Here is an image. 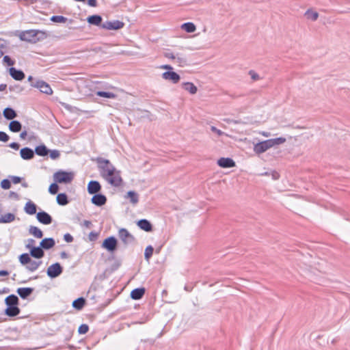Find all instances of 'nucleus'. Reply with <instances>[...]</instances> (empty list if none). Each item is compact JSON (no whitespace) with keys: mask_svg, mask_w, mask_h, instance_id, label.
<instances>
[{"mask_svg":"<svg viewBox=\"0 0 350 350\" xmlns=\"http://www.w3.org/2000/svg\"><path fill=\"white\" fill-rule=\"evenodd\" d=\"M120 239L126 244L130 243L134 241V237L129 231L124 228H122L118 232Z\"/></svg>","mask_w":350,"mask_h":350,"instance_id":"9","label":"nucleus"},{"mask_svg":"<svg viewBox=\"0 0 350 350\" xmlns=\"http://www.w3.org/2000/svg\"><path fill=\"white\" fill-rule=\"evenodd\" d=\"M84 224L87 226V227H89L90 225L91 224V222L89 221H84Z\"/></svg>","mask_w":350,"mask_h":350,"instance_id":"60","label":"nucleus"},{"mask_svg":"<svg viewBox=\"0 0 350 350\" xmlns=\"http://www.w3.org/2000/svg\"><path fill=\"white\" fill-rule=\"evenodd\" d=\"M32 292L33 288H19L17 289V293L23 299H25L29 297Z\"/></svg>","mask_w":350,"mask_h":350,"instance_id":"21","label":"nucleus"},{"mask_svg":"<svg viewBox=\"0 0 350 350\" xmlns=\"http://www.w3.org/2000/svg\"><path fill=\"white\" fill-rule=\"evenodd\" d=\"M19 261L23 265L25 266L27 269L31 272L37 270L42 264L40 260H32L29 254L27 253L23 254L19 256Z\"/></svg>","mask_w":350,"mask_h":350,"instance_id":"3","label":"nucleus"},{"mask_svg":"<svg viewBox=\"0 0 350 350\" xmlns=\"http://www.w3.org/2000/svg\"><path fill=\"white\" fill-rule=\"evenodd\" d=\"M271 146L273 147L276 145H280L286 142V139L284 137H278L275 139H269Z\"/></svg>","mask_w":350,"mask_h":350,"instance_id":"37","label":"nucleus"},{"mask_svg":"<svg viewBox=\"0 0 350 350\" xmlns=\"http://www.w3.org/2000/svg\"><path fill=\"white\" fill-rule=\"evenodd\" d=\"M89 330V327L86 324H82L79 327L78 332L81 334H86Z\"/></svg>","mask_w":350,"mask_h":350,"instance_id":"42","label":"nucleus"},{"mask_svg":"<svg viewBox=\"0 0 350 350\" xmlns=\"http://www.w3.org/2000/svg\"><path fill=\"white\" fill-rule=\"evenodd\" d=\"M3 55V51H0V57H1V56H2Z\"/></svg>","mask_w":350,"mask_h":350,"instance_id":"63","label":"nucleus"},{"mask_svg":"<svg viewBox=\"0 0 350 350\" xmlns=\"http://www.w3.org/2000/svg\"><path fill=\"white\" fill-rule=\"evenodd\" d=\"M38 220L45 225L50 224L52 221L51 217L46 212L42 211L37 213Z\"/></svg>","mask_w":350,"mask_h":350,"instance_id":"12","label":"nucleus"},{"mask_svg":"<svg viewBox=\"0 0 350 350\" xmlns=\"http://www.w3.org/2000/svg\"><path fill=\"white\" fill-rule=\"evenodd\" d=\"M20 313V309L17 306H8L5 309V314L8 317H15Z\"/></svg>","mask_w":350,"mask_h":350,"instance_id":"23","label":"nucleus"},{"mask_svg":"<svg viewBox=\"0 0 350 350\" xmlns=\"http://www.w3.org/2000/svg\"><path fill=\"white\" fill-rule=\"evenodd\" d=\"M182 29L188 33H193L196 31V25L193 23H185L181 25Z\"/></svg>","mask_w":350,"mask_h":350,"instance_id":"31","label":"nucleus"},{"mask_svg":"<svg viewBox=\"0 0 350 350\" xmlns=\"http://www.w3.org/2000/svg\"><path fill=\"white\" fill-rule=\"evenodd\" d=\"M103 247L108 251L113 252L116 249L117 241L113 237H108L104 240Z\"/></svg>","mask_w":350,"mask_h":350,"instance_id":"8","label":"nucleus"},{"mask_svg":"<svg viewBox=\"0 0 350 350\" xmlns=\"http://www.w3.org/2000/svg\"><path fill=\"white\" fill-rule=\"evenodd\" d=\"M90 236H92V237H96V234H93L92 232L90 233Z\"/></svg>","mask_w":350,"mask_h":350,"instance_id":"62","label":"nucleus"},{"mask_svg":"<svg viewBox=\"0 0 350 350\" xmlns=\"http://www.w3.org/2000/svg\"><path fill=\"white\" fill-rule=\"evenodd\" d=\"M98 167L100 176L109 185L113 187H120L123 183L121 172L107 159H98Z\"/></svg>","mask_w":350,"mask_h":350,"instance_id":"1","label":"nucleus"},{"mask_svg":"<svg viewBox=\"0 0 350 350\" xmlns=\"http://www.w3.org/2000/svg\"><path fill=\"white\" fill-rule=\"evenodd\" d=\"M26 135H27V133L26 132H23V133H21V137L23 138V139H25Z\"/></svg>","mask_w":350,"mask_h":350,"instance_id":"59","label":"nucleus"},{"mask_svg":"<svg viewBox=\"0 0 350 350\" xmlns=\"http://www.w3.org/2000/svg\"><path fill=\"white\" fill-rule=\"evenodd\" d=\"M50 157L53 159H55L59 157V152L58 150H53L50 152Z\"/></svg>","mask_w":350,"mask_h":350,"instance_id":"48","label":"nucleus"},{"mask_svg":"<svg viewBox=\"0 0 350 350\" xmlns=\"http://www.w3.org/2000/svg\"><path fill=\"white\" fill-rule=\"evenodd\" d=\"M252 78L254 79H258V76L257 75H252Z\"/></svg>","mask_w":350,"mask_h":350,"instance_id":"61","label":"nucleus"},{"mask_svg":"<svg viewBox=\"0 0 350 350\" xmlns=\"http://www.w3.org/2000/svg\"><path fill=\"white\" fill-rule=\"evenodd\" d=\"M9 140V136L3 131H0V141L6 142Z\"/></svg>","mask_w":350,"mask_h":350,"instance_id":"47","label":"nucleus"},{"mask_svg":"<svg viewBox=\"0 0 350 350\" xmlns=\"http://www.w3.org/2000/svg\"><path fill=\"white\" fill-rule=\"evenodd\" d=\"M10 74L16 80L21 81L25 78V74L21 70H18L14 68L10 69Z\"/></svg>","mask_w":350,"mask_h":350,"instance_id":"19","label":"nucleus"},{"mask_svg":"<svg viewBox=\"0 0 350 350\" xmlns=\"http://www.w3.org/2000/svg\"><path fill=\"white\" fill-rule=\"evenodd\" d=\"M154 249L151 245L146 247L144 252V256L146 260H149L153 254Z\"/></svg>","mask_w":350,"mask_h":350,"instance_id":"39","label":"nucleus"},{"mask_svg":"<svg viewBox=\"0 0 350 350\" xmlns=\"http://www.w3.org/2000/svg\"><path fill=\"white\" fill-rule=\"evenodd\" d=\"M55 245V241L51 238L44 239L40 242V246L44 249H50L53 247Z\"/></svg>","mask_w":350,"mask_h":350,"instance_id":"24","label":"nucleus"},{"mask_svg":"<svg viewBox=\"0 0 350 350\" xmlns=\"http://www.w3.org/2000/svg\"><path fill=\"white\" fill-rule=\"evenodd\" d=\"M51 21L56 23H64L66 18L62 16H53L51 18Z\"/></svg>","mask_w":350,"mask_h":350,"instance_id":"44","label":"nucleus"},{"mask_svg":"<svg viewBox=\"0 0 350 350\" xmlns=\"http://www.w3.org/2000/svg\"><path fill=\"white\" fill-rule=\"evenodd\" d=\"M107 198L104 195L95 194L92 198V202L96 206H102L106 203Z\"/></svg>","mask_w":350,"mask_h":350,"instance_id":"15","label":"nucleus"},{"mask_svg":"<svg viewBox=\"0 0 350 350\" xmlns=\"http://www.w3.org/2000/svg\"><path fill=\"white\" fill-rule=\"evenodd\" d=\"M174 60L176 61V63L178 64L180 66H184L185 65H186V59L183 57H176Z\"/></svg>","mask_w":350,"mask_h":350,"instance_id":"46","label":"nucleus"},{"mask_svg":"<svg viewBox=\"0 0 350 350\" xmlns=\"http://www.w3.org/2000/svg\"><path fill=\"white\" fill-rule=\"evenodd\" d=\"M75 174L72 172L59 170L54 173L53 180L56 183L69 184L74 179Z\"/></svg>","mask_w":350,"mask_h":350,"instance_id":"4","label":"nucleus"},{"mask_svg":"<svg viewBox=\"0 0 350 350\" xmlns=\"http://www.w3.org/2000/svg\"><path fill=\"white\" fill-rule=\"evenodd\" d=\"M25 211L27 214L33 215L36 213V206L32 202H28L25 206Z\"/></svg>","mask_w":350,"mask_h":350,"instance_id":"25","label":"nucleus"},{"mask_svg":"<svg viewBox=\"0 0 350 350\" xmlns=\"http://www.w3.org/2000/svg\"><path fill=\"white\" fill-rule=\"evenodd\" d=\"M271 148H272L271 142L269 139H267L255 144L254 146V151L255 153L260 154Z\"/></svg>","mask_w":350,"mask_h":350,"instance_id":"5","label":"nucleus"},{"mask_svg":"<svg viewBox=\"0 0 350 350\" xmlns=\"http://www.w3.org/2000/svg\"><path fill=\"white\" fill-rule=\"evenodd\" d=\"M19 38L23 41L31 43H36L47 38V33L45 31L30 29L22 31Z\"/></svg>","mask_w":350,"mask_h":350,"instance_id":"2","label":"nucleus"},{"mask_svg":"<svg viewBox=\"0 0 350 350\" xmlns=\"http://www.w3.org/2000/svg\"><path fill=\"white\" fill-rule=\"evenodd\" d=\"M217 164L223 168L232 167L235 166V162L230 158H220L217 161Z\"/></svg>","mask_w":350,"mask_h":350,"instance_id":"11","label":"nucleus"},{"mask_svg":"<svg viewBox=\"0 0 350 350\" xmlns=\"http://www.w3.org/2000/svg\"><path fill=\"white\" fill-rule=\"evenodd\" d=\"M9 129L12 132H18L21 129V124L18 121H12L9 124Z\"/></svg>","mask_w":350,"mask_h":350,"instance_id":"34","label":"nucleus"},{"mask_svg":"<svg viewBox=\"0 0 350 350\" xmlns=\"http://www.w3.org/2000/svg\"><path fill=\"white\" fill-rule=\"evenodd\" d=\"M3 116L8 120H12L16 116V113L12 109L6 108L3 111Z\"/></svg>","mask_w":350,"mask_h":350,"instance_id":"32","label":"nucleus"},{"mask_svg":"<svg viewBox=\"0 0 350 350\" xmlns=\"http://www.w3.org/2000/svg\"><path fill=\"white\" fill-rule=\"evenodd\" d=\"M162 77L165 80L172 81L174 83H176L180 80V76L175 72L167 71L162 74Z\"/></svg>","mask_w":350,"mask_h":350,"instance_id":"10","label":"nucleus"},{"mask_svg":"<svg viewBox=\"0 0 350 350\" xmlns=\"http://www.w3.org/2000/svg\"><path fill=\"white\" fill-rule=\"evenodd\" d=\"M36 153L39 156H46L48 154V150L44 145H40L36 148Z\"/></svg>","mask_w":350,"mask_h":350,"instance_id":"35","label":"nucleus"},{"mask_svg":"<svg viewBox=\"0 0 350 350\" xmlns=\"http://www.w3.org/2000/svg\"><path fill=\"white\" fill-rule=\"evenodd\" d=\"M137 224L139 228L146 232H151L152 230V224L147 219H141L137 221Z\"/></svg>","mask_w":350,"mask_h":350,"instance_id":"16","label":"nucleus"},{"mask_svg":"<svg viewBox=\"0 0 350 350\" xmlns=\"http://www.w3.org/2000/svg\"><path fill=\"white\" fill-rule=\"evenodd\" d=\"M20 154L21 157L25 160L31 159L34 156L33 151L29 148H22L20 151Z\"/></svg>","mask_w":350,"mask_h":350,"instance_id":"17","label":"nucleus"},{"mask_svg":"<svg viewBox=\"0 0 350 350\" xmlns=\"http://www.w3.org/2000/svg\"><path fill=\"white\" fill-rule=\"evenodd\" d=\"M161 69H165V70H172V67L170 65H162L159 67Z\"/></svg>","mask_w":350,"mask_h":350,"instance_id":"55","label":"nucleus"},{"mask_svg":"<svg viewBox=\"0 0 350 350\" xmlns=\"http://www.w3.org/2000/svg\"><path fill=\"white\" fill-rule=\"evenodd\" d=\"M31 79H32V77H31V76H29V77H28V80H29V81H31Z\"/></svg>","mask_w":350,"mask_h":350,"instance_id":"64","label":"nucleus"},{"mask_svg":"<svg viewBox=\"0 0 350 350\" xmlns=\"http://www.w3.org/2000/svg\"><path fill=\"white\" fill-rule=\"evenodd\" d=\"M16 216L14 213H8L0 217V224L10 223L15 220Z\"/></svg>","mask_w":350,"mask_h":350,"instance_id":"20","label":"nucleus"},{"mask_svg":"<svg viewBox=\"0 0 350 350\" xmlns=\"http://www.w3.org/2000/svg\"><path fill=\"white\" fill-rule=\"evenodd\" d=\"M211 129L213 132L215 133L219 136L222 135L224 133L221 130L217 129L215 126H211Z\"/></svg>","mask_w":350,"mask_h":350,"instance_id":"49","label":"nucleus"},{"mask_svg":"<svg viewBox=\"0 0 350 350\" xmlns=\"http://www.w3.org/2000/svg\"><path fill=\"white\" fill-rule=\"evenodd\" d=\"M64 239L67 242H71L72 241V237L69 234H66Z\"/></svg>","mask_w":350,"mask_h":350,"instance_id":"54","label":"nucleus"},{"mask_svg":"<svg viewBox=\"0 0 350 350\" xmlns=\"http://www.w3.org/2000/svg\"><path fill=\"white\" fill-rule=\"evenodd\" d=\"M32 86L38 88L40 92L48 95L53 94V90L50 85L43 81H38L36 83L33 84Z\"/></svg>","mask_w":350,"mask_h":350,"instance_id":"7","label":"nucleus"},{"mask_svg":"<svg viewBox=\"0 0 350 350\" xmlns=\"http://www.w3.org/2000/svg\"><path fill=\"white\" fill-rule=\"evenodd\" d=\"M145 293L144 288H135L131 292V297L133 299L137 300L141 299Z\"/></svg>","mask_w":350,"mask_h":350,"instance_id":"18","label":"nucleus"},{"mask_svg":"<svg viewBox=\"0 0 350 350\" xmlns=\"http://www.w3.org/2000/svg\"><path fill=\"white\" fill-rule=\"evenodd\" d=\"M101 186L98 181L92 180L88 185V191L90 194H94L100 191Z\"/></svg>","mask_w":350,"mask_h":350,"instance_id":"13","label":"nucleus"},{"mask_svg":"<svg viewBox=\"0 0 350 350\" xmlns=\"http://www.w3.org/2000/svg\"><path fill=\"white\" fill-rule=\"evenodd\" d=\"M29 233L38 239H40L43 236L42 230L36 226H31L29 228Z\"/></svg>","mask_w":350,"mask_h":350,"instance_id":"29","label":"nucleus"},{"mask_svg":"<svg viewBox=\"0 0 350 350\" xmlns=\"http://www.w3.org/2000/svg\"><path fill=\"white\" fill-rule=\"evenodd\" d=\"M87 21L90 24L99 25L102 22V18L98 15H92L89 16Z\"/></svg>","mask_w":350,"mask_h":350,"instance_id":"28","label":"nucleus"},{"mask_svg":"<svg viewBox=\"0 0 350 350\" xmlns=\"http://www.w3.org/2000/svg\"><path fill=\"white\" fill-rule=\"evenodd\" d=\"M319 16L317 12L312 10H308V19L310 18L312 21H316Z\"/></svg>","mask_w":350,"mask_h":350,"instance_id":"41","label":"nucleus"},{"mask_svg":"<svg viewBox=\"0 0 350 350\" xmlns=\"http://www.w3.org/2000/svg\"><path fill=\"white\" fill-rule=\"evenodd\" d=\"M58 183H56V182L52 183L49 187V192L51 194H56L59 190V186L57 185Z\"/></svg>","mask_w":350,"mask_h":350,"instance_id":"40","label":"nucleus"},{"mask_svg":"<svg viewBox=\"0 0 350 350\" xmlns=\"http://www.w3.org/2000/svg\"><path fill=\"white\" fill-rule=\"evenodd\" d=\"M3 62L5 64L8 66H13L14 64V61L12 60L9 56L5 55L3 57Z\"/></svg>","mask_w":350,"mask_h":350,"instance_id":"43","label":"nucleus"},{"mask_svg":"<svg viewBox=\"0 0 350 350\" xmlns=\"http://www.w3.org/2000/svg\"><path fill=\"white\" fill-rule=\"evenodd\" d=\"M38 1L39 0H24L26 5L34 4V3H37Z\"/></svg>","mask_w":350,"mask_h":350,"instance_id":"53","label":"nucleus"},{"mask_svg":"<svg viewBox=\"0 0 350 350\" xmlns=\"http://www.w3.org/2000/svg\"><path fill=\"white\" fill-rule=\"evenodd\" d=\"M88 5L92 7H96L97 5L96 0H88Z\"/></svg>","mask_w":350,"mask_h":350,"instance_id":"52","label":"nucleus"},{"mask_svg":"<svg viewBox=\"0 0 350 350\" xmlns=\"http://www.w3.org/2000/svg\"><path fill=\"white\" fill-rule=\"evenodd\" d=\"M57 202L62 206L66 205L68 203L67 196L65 193H59L57 196Z\"/></svg>","mask_w":350,"mask_h":350,"instance_id":"33","label":"nucleus"},{"mask_svg":"<svg viewBox=\"0 0 350 350\" xmlns=\"http://www.w3.org/2000/svg\"><path fill=\"white\" fill-rule=\"evenodd\" d=\"M260 135H262V136L266 137H267L270 135V134L269 133L265 132V131L260 132Z\"/></svg>","mask_w":350,"mask_h":350,"instance_id":"58","label":"nucleus"},{"mask_svg":"<svg viewBox=\"0 0 350 350\" xmlns=\"http://www.w3.org/2000/svg\"><path fill=\"white\" fill-rule=\"evenodd\" d=\"M9 275L8 271L5 270H0V276H7Z\"/></svg>","mask_w":350,"mask_h":350,"instance_id":"57","label":"nucleus"},{"mask_svg":"<svg viewBox=\"0 0 350 350\" xmlns=\"http://www.w3.org/2000/svg\"><path fill=\"white\" fill-rule=\"evenodd\" d=\"M5 301L8 306H17L18 304V299L16 295H11L5 298Z\"/></svg>","mask_w":350,"mask_h":350,"instance_id":"26","label":"nucleus"},{"mask_svg":"<svg viewBox=\"0 0 350 350\" xmlns=\"http://www.w3.org/2000/svg\"><path fill=\"white\" fill-rule=\"evenodd\" d=\"M30 254L34 258H41L44 256V252L40 247H33L30 250Z\"/></svg>","mask_w":350,"mask_h":350,"instance_id":"22","label":"nucleus"},{"mask_svg":"<svg viewBox=\"0 0 350 350\" xmlns=\"http://www.w3.org/2000/svg\"><path fill=\"white\" fill-rule=\"evenodd\" d=\"M62 272V268L59 263H55L49 266L47 269V275L51 278H56Z\"/></svg>","mask_w":350,"mask_h":350,"instance_id":"6","label":"nucleus"},{"mask_svg":"<svg viewBox=\"0 0 350 350\" xmlns=\"http://www.w3.org/2000/svg\"><path fill=\"white\" fill-rule=\"evenodd\" d=\"M10 146L14 149H18L19 148V145L17 144V143H15V142H13L12 144H10Z\"/></svg>","mask_w":350,"mask_h":350,"instance_id":"56","label":"nucleus"},{"mask_svg":"<svg viewBox=\"0 0 350 350\" xmlns=\"http://www.w3.org/2000/svg\"><path fill=\"white\" fill-rule=\"evenodd\" d=\"M1 187L4 189H8L11 187L10 180L4 179L1 182Z\"/></svg>","mask_w":350,"mask_h":350,"instance_id":"45","label":"nucleus"},{"mask_svg":"<svg viewBox=\"0 0 350 350\" xmlns=\"http://www.w3.org/2000/svg\"><path fill=\"white\" fill-rule=\"evenodd\" d=\"M183 85L185 90L188 91L191 94H194L197 92V88L193 83H190V82L184 83L183 84Z\"/></svg>","mask_w":350,"mask_h":350,"instance_id":"30","label":"nucleus"},{"mask_svg":"<svg viewBox=\"0 0 350 350\" xmlns=\"http://www.w3.org/2000/svg\"><path fill=\"white\" fill-rule=\"evenodd\" d=\"M85 304V299L83 297H79L72 302V306L77 310H81Z\"/></svg>","mask_w":350,"mask_h":350,"instance_id":"27","label":"nucleus"},{"mask_svg":"<svg viewBox=\"0 0 350 350\" xmlns=\"http://www.w3.org/2000/svg\"><path fill=\"white\" fill-rule=\"evenodd\" d=\"M96 95L108 98H115L116 97V95L112 92H107L102 91L97 92Z\"/></svg>","mask_w":350,"mask_h":350,"instance_id":"38","label":"nucleus"},{"mask_svg":"<svg viewBox=\"0 0 350 350\" xmlns=\"http://www.w3.org/2000/svg\"><path fill=\"white\" fill-rule=\"evenodd\" d=\"M124 27V23L115 21L113 22H107L106 24L103 25V27L107 29H120Z\"/></svg>","mask_w":350,"mask_h":350,"instance_id":"14","label":"nucleus"},{"mask_svg":"<svg viewBox=\"0 0 350 350\" xmlns=\"http://www.w3.org/2000/svg\"><path fill=\"white\" fill-rule=\"evenodd\" d=\"M165 57L168 58V59H176V57L175 55L172 53H165L164 54Z\"/></svg>","mask_w":350,"mask_h":350,"instance_id":"50","label":"nucleus"},{"mask_svg":"<svg viewBox=\"0 0 350 350\" xmlns=\"http://www.w3.org/2000/svg\"><path fill=\"white\" fill-rule=\"evenodd\" d=\"M12 181L14 184H18V183H21V178L18 176H13L12 178Z\"/></svg>","mask_w":350,"mask_h":350,"instance_id":"51","label":"nucleus"},{"mask_svg":"<svg viewBox=\"0 0 350 350\" xmlns=\"http://www.w3.org/2000/svg\"><path fill=\"white\" fill-rule=\"evenodd\" d=\"M127 198H129L131 202L133 204H137L138 202V196L137 194L132 191H130L127 193Z\"/></svg>","mask_w":350,"mask_h":350,"instance_id":"36","label":"nucleus"}]
</instances>
